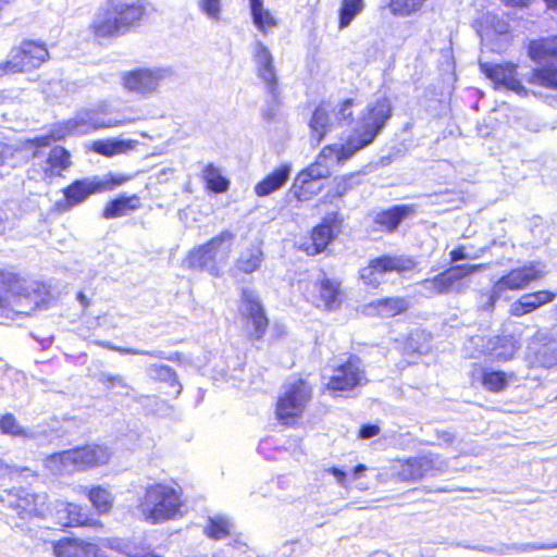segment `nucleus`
Returning <instances> with one entry per match:
<instances>
[{
    "mask_svg": "<svg viewBox=\"0 0 557 557\" xmlns=\"http://www.w3.org/2000/svg\"><path fill=\"white\" fill-rule=\"evenodd\" d=\"M108 104H99L92 110L78 112L73 119L54 125L49 135L36 137L32 140L36 148L46 147L52 140H61L69 135H84L103 127H115L134 123L135 117L120 114L117 117H99V114H109Z\"/></svg>",
    "mask_w": 557,
    "mask_h": 557,
    "instance_id": "obj_1",
    "label": "nucleus"
},
{
    "mask_svg": "<svg viewBox=\"0 0 557 557\" xmlns=\"http://www.w3.org/2000/svg\"><path fill=\"white\" fill-rule=\"evenodd\" d=\"M312 398V386L298 379L283 386V393L276 403V417L286 425L300 418Z\"/></svg>",
    "mask_w": 557,
    "mask_h": 557,
    "instance_id": "obj_7",
    "label": "nucleus"
},
{
    "mask_svg": "<svg viewBox=\"0 0 557 557\" xmlns=\"http://www.w3.org/2000/svg\"><path fill=\"white\" fill-rule=\"evenodd\" d=\"M238 310L242 318L252 327L249 333L250 336L255 339L262 338L267 332L269 320L258 295L253 290L243 289Z\"/></svg>",
    "mask_w": 557,
    "mask_h": 557,
    "instance_id": "obj_18",
    "label": "nucleus"
},
{
    "mask_svg": "<svg viewBox=\"0 0 557 557\" xmlns=\"http://www.w3.org/2000/svg\"><path fill=\"white\" fill-rule=\"evenodd\" d=\"M530 58L542 64L550 60H557V36L539 41H532L529 46Z\"/></svg>",
    "mask_w": 557,
    "mask_h": 557,
    "instance_id": "obj_34",
    "label": "nucleus"
},
{
    "mask_svg": "<svg viewBox=\"0 0 557 557\" xmlns=\"http://www.w3.org/2000/svg\"><path fill=\"white\" fill-rule=\"evenodd\" d=\"M146 372L152 379L168 382L172 386H177L176 393H181L182 386L177 380L175 371L171 367L165 364L152 363L146 368Z\"/></svg>",
    "mask_w": 557,
    "mask_h": 557,
    "instance_id": "obj_44",
    "label": "nucleus"
},
{
    "mask_svg": "<svg viewBox=\"0 0 557 557\" xmlns=\"http://www.w3.org/2000/svg\"><path fill=\"white\" fill-rule=\"evenodd\" d=\"M421 335L419 333L411 334L408 338L407 348L412 349L413 351L418 354H423L424 350H426L423 346H413V342H416L417 338H419Z\"/></svg>",
    "mask_w": 557,
    "mask_h": 557,
    "instance_id": "obj_60",
    "label": "nucleus"
},
{
    "mask_svg": "<svg viewBox=\"0 0 557 557\" xmlns=\"http://www.w3.org/2000/svg\"><path fill=\"white\" fill-rule=\"evenodd\" d=\"M481 71L492 79L496 85L504 86L518 95H524L525 88L517 78L515 64H488L480 63Z\"/></svg>",
    "mask_w": 557,
    "mask_h": 557,
    "instance_id": "obj_22",
    "label": "nucleus"
},
{
    "mask_svg": "<svg viewBox=\"0 0 557 557\" xmlns=\"http://www.w3.org/2000/svg\"><path fill=\"white\" fill-rule=\"evenodd\" d=\"M45 466L54 474L74 472V465L72 461L71 450H65L48 456L45 460Z\"/></svg>",
    "mask_w": 557,
    "mask_h": 557,
    "instance_id": "obj_40",
    "label": "nucleus"
},
{
    "mask_svg": "<svg viewBox=\"0 0 557 557\" xmlns=\"http://www.w3.org/2000/svg\"><path fill=\"white\" fill-rule=\"evenodd\" d=\"M182 507L180 492L166 484H152L146 488L138 504L141 517L151 523L174 519Z\"/></svg>",
    "mask_w": 557,
    "mask_h": 557,
    "instance_id": "obj_4",
    "label": "nucleus"
},
{
    "mask_svg": "<svg viewBox=\"0 0 557 557\" xmlns=\"http://www.w3.org/2000/svg\"><path fill=\"white\" fill-rule=\"evenodd\" d=\"M0 430L2 433L14 435V436H29L28 432L25 431L16 421L13 414H5L0 420Z\"/></svg>",
    "mask_w": 557,
    "mask_h": 557,
    "instance_id": "obj_49",
    "label": "nucleus"
},
{
    "mask_svg": "<svg viewBox=\"0 0 557 557\" xmlns=\"http://www.w3.org/2000/svg\"><path fill=\"white\" fill-rule=\"evenodd\" d=\"M334 237L335 233L333 227L327 223H322L313 228L310 242L302 244L304 250L309 256L318 255L325 250Z\"/></svg>",
    "mask_w": 557,
    "mask_h": 557,
    "instance_id": "obj_32",
    "label": "nucleus"
},
{
    "mask_svg": "<svg viewBox=\"0 0 557 557\" xmlns=\"http://www.w3.org/2000/svg\"><path fill=\"white\" fill-rule=\"evenodd\" d=\"M467 259H474V257L467 253L463 246H460V247L454 249L453 251H450V261L453 263L460 261V260H467Z\"/></svg>",
    "mask_w": 557,
    "mask_h": 557,
    "instance_id": "obj_57",
    "label": "nucleus"
},
{
    "mask_svg": "<svg viewBox=\"0 0 557 557\" xmlns=\"http://www.w3.org/2000/svg\"><path fill=\"white\" fill-rule=\"evenodd\" d=\"M355 175L342 177L336 184V196L342 197L354 186Z\"/></svg>",
    "mask_w": 557,
    "mask_h": 557,
    "instance_id": "obj_55",
    "label": "nucleus"
},
{
    "mask_svg": "<svg viewBox=\"0 0 557 557\" xmlns=\"http://www.w3.org/2000/svg\"><path fill=\"white\" fill-rule=\"evenodd\" d=\"M140 206L139 198L137 196L120 197L110 201L104 211L103 216L106 219H114L124 216L132 211H135Z\"/></svg>",
    "mask_w": 557,
    "mask_h": 557,
    "instance_id": "obj_36",
    "label": "nucleus"
},
{
    "mask_svg": "<svg viewBox=\"0 0 557 557\" xmlns=\"http://www.w3.org/2000/svg\"><path fill=\"white\" fill-rule=\"evenodd\" d=\"M379 432H380V429L377 425L366 424V425L361 426V429L359 431V436L361 438H371V437L377 435Z\"/></svg>",
    "mask_w": 557,
    "mask_h": 557,
    "instance_id": "obj_58",
    "label": "nucleus"
},
{
    "mask_svg": "<svg viewBox=\"0 0 557 557\" xmlns=\"http://www.w3.org/2000/svg\"><path fill=\"white\" fill-rule=\"evenodd\" d=\"M135 145L136 141L134 140L104 139L95 141L92 144V150L99 154L112 157L126 152L127 150L134 148Z\"/></svg>",
    "mask_w": 557,
    "mask_h": 557,
    "instance_id": "obj_37",
    "label": "nucleus"
},
{
    "mask_svg": "<svg viewBox=\"0 0 557 557\" xmlns=\"http://www.w3.org/2000/svg\"><path fill=\"white\" fill-rule=\"evenodd\" d=\"M238 310L242 318L252 327L249 333L250 336L255 339L262 338L267 332L269 320L258 295L253 290L243 289Z\"/></svg>",
    "mask_w": 557,
    "mask_h": 557,
    "instance_id": "obj_19",
    "label": "nucleus"
},
{
    "mask_svg": "<svg viewBox=\"0 0 557 557\" xmlns=\"http://www.w3.org/2000/svg\"><path fill=\"white\" fill-rule=\"evenodd\" d=\"M250 12L255 26L263 34H267L270 28L277 26L276 18L268 9L263 8V2L256 4V7L251 5Z\"/></svg>",
    "mask_w": 557,
    "mask_h": 557,
    "instance_id": "obj_43",
    "label": "nucleus"
},
{
    "mask_svg": "<svg viewBox=\"0 0 557 557\" xmlns=\"http://www.w3.org/2000/svg\"><path fill=\"white\" fill-rule=\"evenodd\" d=\"M49 53L42 44L25 41L11 52V58L0 64V70L5 73L28 72L39 67Z\"/></svg>",
    "mask_w": 557,
    "mask_h": 557,
    "instance_id": "obj_15",
    "label": "nucleus"
},
{
    "mask_svg": "<svg viewBox=\"0 0 557 557\" xmlns=\"http://www.w3.org/2000/svg\"><path fill=\"white\" fill-rule=\"evenodd\" d=\"M330 471L335 476L336 481L343 485L346 479V473L338 468H332Z\"/></svg>",
    "mask_w": 557,
    "mask_h": 557,
    "instance_id": "obj_63",
    "label": "nucleus"
},
{
    "mask_svg": "<svg viewBox=\"0 0 557 557\" xmlns=\"http://www.w3.org/2000/svg\"><path fill=\"white\" fill-rule=\"evenodd\" d=\"M290 172L289 164H282L255 186L256 195L265 197L280 190L288 181Z\"/></svg>",
    "mask_w": 557,
    "mask_h": 557,
    "instance_id": "obj_29",
    "label": "nucleus"
},
{
    "mask_svg": "<svg viewBox=\"0 0 557 557\" xmlns=\"http://www.w3.org/2000/svg\"><path fill=\"white\" fill-rule=\"evenodd\" d=\"M57 521L62 527L94 525L97 521L89 518L81 506L72 503H59L57 505Z\"/></svg>",
    "mask_w": 557,
    "mask_h": 557,
    "instance_id": "obj_28",
    "label": "nucleus"
},
{
    "mask_svg": "<svg viewBox=\"0 0 557 557\" xmlns=\"http://www.w3.org/2000/svg\"><path fill=\"white\" fill-rule=\"evenodd\" d=\"M506 546L507 545H503L500 548H495V547H492V546H475V547H472V548L473 549H478L480 552H486V553L499 554V555H506V554H509L510 552H515L513 548L507 549Z\"/></svg>",
    "mask_w": 557,
    "mask_h": 557,
    "instance_id": "obj_59",
    "label": "nucleus"
},
{
    "mask_svg": "<svg viewBox=\"0 0 557 557\" xmlns=\"http://www.w3.org/2000/svg\"><path fill=\"white\" fill-rule=\"evenodd\" d=\"M100 381L107 384V387L113 388L115 386L128 389L131 386L125 382L121 375H113L110 373H101Z\"/></svg>",
    "mask_w": 557,
    "mask_h": 557,
    "instance_id": "obj_54",
    "label": "nucleus"
},
{
    "mask_svg": "<svg viewBox=\"0 0 557 557\" xmlns=\"http://www.w3.org/2000/svg\"><path fill=\"white\" fill-rule=\"evenodd\" d=\"M352 99L344 100L337 111L333 110L335 122L337 124H349L352 119Z\"/></svg>",
    "mask_w": 557,
    "mask_h": 557,
    "instance_id": "obj_51",
    "label": "nucleus"
},
{
    "mask_svg": "<svg viewBox=\"0 0 557 557\" xmlns=\"http://www.w3.org/2000/svg\"><path fill=\"white\" fill-rule=\"evenodd\" d=\"M88 499L99 515L108 513L113 506L110 491L101 486H94L87 492Z\"/></svg>",
    "mask_w": 557,
    "mask_h": 557,
    "instance_id": "obj_39",
    "label": "nucleus"
},
{
    "mask_svg": "<svg viewBox=\"0 0 557 557\" xmlns=\"http://www.w3.org/2000/svg\"><path fill=\"white\" fill-rule=\"evenodd\" d=\"M127 181L125 176L106 175L103 178L77 180L64 189V196L70 207L85 201L88 196L97 193L112 190Z\"/></svg>",
    "mask_w": 557,
    "mask_h": 557,
    "instance_id": "obj_14",
    "label": "nucleus"
},
{
    "mask_svg": "<svg viewBox=\"0 0 557 557\" xmlns=\"http://www.w3.org/2000/svg\"><path fill=\"white\" fill-rule=\"evenodd\" d=\"M366 380L361 361L357 357H350L345 363L339 364L330 376L326 387L332 392L350 391L362 384Z\"/></svg>",
    "mask_w": 557,
    "mask_h": 557,
    "instance_id": "obj_20",
    "label": "nucleus"
},
{
    "mask_svg": "<svg viewBox=\"0 0 557 557\" xmlns=\"http://www.w3.org/2000/svg\"><path fill=\"white\" fill-rule=\"evenodd\" d=\"M366 471V466L363 465H358L355 469H354V475L355 478H359L363 472Z\"/></svg>",
    "mask_w": 557,
    "mask_h": 557,
    "instance_id": "obj_64",
    "label": "nucleus"
},
{
    "mask_svg": "<svg viewBox=\"0 0 557 557\" xmlns=\"http://www.w3.org/2000/svg\"><path fill=\"white\" fill-rule=\"evenodd\" d=\"M425 0H392L391 7L394 13L409 15L417 11Z\"/></svg>",
    "mask_w": 557,
    "mask_h": 557,
    "instance_id": "obj_50",
    "label": "nucleus"
},
{
    "mask_svg": "<svg viewBox=\"0 0 557 557\" xmlns=\"http://www.w3.org/2000/svg\"><path fill=\"white\" fill-rule=\"evenodd\" d=\"M37 301L29 294L22 293V286L11 275L0 274V319L14 320L15 317L29 314Z\"/></svg>",
    "mask_w": 557,
    "mask_h": 557,
    "instance_id": "obj_8",
    "label": "nucleus"
},
{
    "mask_svg": "<svg viewBox=\"0 0 557 557\" xmlns=\"http://www.w3.org/2000/svg\"><path fill=\"white\" fill-rule=\"evenodd\" d=\"M55 557H98L99 548L94 543L77 539H63L53 546Z\"/></svg>",
    "mask_w": 557,
    "mask_h": 557,
    "instance_id": "obj_26",
    "label": "nucleus"
},
{
    "mask_svg": "<svg viewBox=\"0 0 557 557\" xmlns=\"http://www.w3.org/2000/svg\"><path fill=\"white\" fill-rule=\"evenodd\" d=\"M512 374L508 375L504 371L493 370V369H484L482 371V385L485 389L498 393L504 391L508 385V380Z\"/></svg>",
    "mask_w": 557,
    "mask_h": 557,
    "instance_id": "obj_41",
    "label": "nucleus"
},
{
    "mask_svg": "<svg viewBox=\"0 0 557 557\" xmlns=\"http://www.w3.org/2000/svg\"><path fill=\"white\" fill-rule=\"evenodd\" d=\"M412 213V206H394L391 209L379 212L374 218V223L383 231L394 232L397 230L398 225Z\"/></svg>",
    "mask_w": 557,
    "mask_h": 557,
    "instance_id": "obj_31",
    "label": "nucleus"
},
{
    "mask_svg": "<svg viewBox=\"0 0 557 557\" xmlns=\"http://www.w3.org/2000/svg\"><path fill=\"white\" fill-rule=\"evenodd\" d=\"M305 185H302L300 182L297 181V177L295 178L294 185H293V191L295 197L299 201H307L312 198V196L317 195L322 186L317 181H309L308 187L302 188Z\"/></svg>",
    "mask_w": 557,
    "mask_h": 557,
    "instance_id": "obj_47",
    "label": "nucleus"
},
{
    "mask_svg": "<svg viewBox=\"0 0 557 557\" xmlns=\"http://www.w3.org/2000/svg\"><path fill=\"white\" fill-rule=\"evenodd\" d=\"M557 545L555 543L549 544H539V543H523V544H511V546H506L507 549L513 548L517 553H525L532 550H544L556 548Z\"/></svg>",
    "mask_w": 557,
    "mask_h": 557,
    "instance_id": "obj_53",
    "label": "nucleus"
},
{
    "mask_svg": "<svg viewBox=\"0 0 557 557\" xmlns=\"http://www.w3.org/2000/svg\"><path fill=\"white\" fill-rule=\"evenodd\" d=\"M253 61L256 63L257 76L264 84L269 94L268 109L264 111V116L271 120L276 115L280 91L273 55L261 41H256L253 46Z\"/></svg>",
    "mask_w": 557,
    "mask_h": 557,
    "instance_id": "obj_9",
    "label": "nucleus"
},
{
    "mask_svg": "<svg viewBox=\"0 0 557 557\" xmlns=\"http://www.w3.org/2000/svg\"><path fill=\"white\" fill-rule=\"evenodd\" d=\"M198 9L212 22H219L222 13V0H199Z\"/></svg>",
    "mask_w": 557,
    "mask_h": 557,
    "instance_id": "obj_48",
    "label": "nucleus"
},
{
    "mask_svg": "<svg viewBox=\"0 0 557 557\" xmlns=\"http://www.w3.org/2000/svg\"><path fill=\"white\" fill-rule=\"evenodd\" d=\"M364 9L363 0H342L339 8L338 28H347L354 18L361 14Z\"/></svg>",
    "mask_w": 557,
    "mask_h": 557,
    "instance_id": "obj_42",
    "label": "nucleus"
},
{
    "mask_svg": "<svg viewBox=\"0 0 557 557\" xmlns=\"http://www.w3.org/2000/svg\"><path fill=\"white\" fill-rule=\"evenodd\" d=\"M14 150L13 148L0 141V166L9 163V161L13 158Z\"/></svg>",
    "mask_w": 557,
    "mask_h": 557,
    "instance_id": "obj_56",
    "label": "nucleus"
},
{
    "mask_svg": "<svg viewBox=\"0 0 557 557\" xmlns=\"http://www.w3.org/2000/svg\"><path fill=\"white\" fill-rule=\"evenodd\" d=\"M336 124L333 111L329 110V106L325 103L320 104L313 112L310 121V127L312 128L313 137L318 143H321L324 135L333 128Z\"/></svg>",
    "mask_w": 557,
    "mask_h": 557,
    "instance_id": "obj_33",
    "label": "nucleus"
},
{
    "mask_svg": "<svg viewBox=\"0 0 557 557\" xmlns=\"http://www.w3.org/2000/svg\"><path fill=\"white\" fill-rule=\"evenodd\" d=\"M102 347L108 348L110 350L117 351L123 355H144V356H150L154 358H165L164 352L161 350H139L134 348H125V347H116L109 343L101 344Z\"/></svg>",
    "mask_w": 557,
    "mask_h": 557,
    "instance_id": "obj_52",
    "label": "nucleus"
},
{
    "mask_svg": "<svg viewBox=\"0 0 557 557\" xmlns=\"http://www.w3.org/2000/svg\"><path fill=\"white\" fill-rule=\"evenodd\" d=\"M263 261V252L257 245L244 249L235 262V268L246 274L257 271Z\"/></svg>",
    "mask_w": 557,
    "mask_h": 557,
    "instance_id": "obj_35",
    "label": "nucleus"
},
{
    "mask_svg": "<svg viewBox=\"0 0 557 557\" xmlns=\"http://www.w3.org/2000/svg\"><path fill=\"white\" fill-rule=\"evenodd\" d=\"M33 498L34 507L29 508L30 512H39L40 508L46 502V495H29Z\"/></svg>",
    "mask_w": 557,
    "mask_h": 557,
    "instance_id": "obj_61",
    "label": "nucleus"
},
{
    "mask_svg": "<svg viewBox=\"0 0 557 557\" xmlns=\"http://www.w3.org/2000/svg\"><path fill=\"white\" fill-rule=\"evenodd\" d=\"M145 14V0H108L95 16L92 29L107 38L127 33Z\"/></svg>",
    "mask_w": 557,
    "mask_h": 557,
    "instance_id": "obj_2",
    "label": "nucleus"
},
{
    "mask_svg": "<svg viewBox=\"0 0 557 557\" xmlns=\"http://www.w3.org/2000/svg\"><path fill=\"white\" fill-rule=\"evenodd\" d=\"M414 265V261L410 258L384 256L371 260L369 265L362 268L360 277L366 285L376 288L383 282L385 274L394 271L397 273L411 271Z\"/></svg>",
    "mask_w": 557,
    "mask_h": 557,
    "instance_id": "obj_16",
    "label": "nucleus"
},
{
    "mask_svg": "<svg viewBox=\"0 0 557 557\" xmlns=\"http://www.w3.org/2000/svg\"><path fill=\"white\" fill-rule=\"evenodd\" d=\"M318 296L315 298L317 307L326 310H335L342 304L341 284L335 280L323 277L315 284Z\"/></svg>",
    "mask_w": 557,
    "mask_h": 557,
    "instance_id": "obj_27",
    "label": "nucleus"
},
{
    "mask_svg": "<svg viewBox=\"0 0 557 557\" xmlns=\"http://www.w3.org/2000/svg\"><path fill=\"white\" fill-rule=\"evenodd\" d=\"M446 468V461L435 454L398 460L394 466L396 474L401 481H416L428 475L434 476L444 472Z\"/></svg>",
    "mask_w": 557,
    "mask_h": 557,
    "instance_id": "obj_12",
    "label": "nucleus"
},
{
    "mask_svg": "<svg viewBox=\"0 0 557 557\" xmlns=\"http://www.w3.org/2000/svg\"><path fill=\"white\" fill-rule=\"evenodd\" d=\"M469 344L475 346L478 355L472 352L471 357H478L484 355L490 357L493 361L505 362L513 358L516 352L521 347V343L518 337L512 334L503 333L500 335L490 336L487 338L483 336H472L469 339Z\"/></svg>",
    "mask_w": 557,
    "mask_h": 557,
    "instance_id": "obj_11",
    "label": "nucleus"
},
{
    "mask_svg": "<svg viewBox=\"0 0 557 557\" xmlns=\"http://www.w3.org/2000/svg\"><path fill=\"white\" fill-rule=\"evenodd\" d=\"M486 264H458L418 283L421 294L432 297L442 294L461 295L470 287L469 276L486 269Z\"/></svg>",
    "mask_w": 557,
    "mask_h": 557,
    "instance_id": "obj_5",
    "label": "nucleus"
},
{
    "mask_svg": "<svg viewBox=\"0 0 557 557\" xmlns=\"http://www.w3.org/2000/svg\"><path fill=\"white\" fill-rule=\"evenodd\" d=\"M235 235L223 231L207 244L189 252L186 267L191 270H205L212 275L219 274V264L226 262Z\"/></svg>",
    "mask_w": 557,
    "mask_h": 557,
    "instance_id": "obj_6",
    "label": "nucleus"
},
{
    "mask_svg": "<svg viewBox=\"0 0 557 557\" xmlns=\"http://www.w3.org/2000/svg\"><path fill=\"white\" fill-rule=\"evenodd\" d=\"M556 295L549 290H539L522 295L510 305L509 313L513 317H522L531 313L537 308L552 302Z\"/></svg>",
    "mask_w": 557,
    "mask_h": 557,
    "instance_id": "obj_24",
    "label": "nucleus"
},
{
    "mask_svg": "<svg viewBox=\"0 0 557 557\" xmlns=\"http://www.w3.org/2000/svg\"><path fill=\"white\" fill-rule=\"evenodd\" d=\"M529 356L534 362L544 368L557 366V339L548 329H540L532 336L528 346Z\"/></svg>",
    "mask_w": 557,
    "mask_h": 557,
    "instance_id": "obj_21",
    "label": "nucleus"
},
{
    "mask_svg": "<svg viewBox=\"0 0 557 557\" xmlns=\"http://www.w3.org/2000/svg\"><path fill=\"white\" fill-rule=\"evenodd\" d=\"M344 149L345 144L329 145L324 147L317 157L315 162L297 175V181L305 185L302 188L308 187L309 181L319 182L329 177L335 163H341L350 159L352 156H346Z\"/></svg>",
    "mask_w": 557,
    "mask_h": 557,
    "instance_id": "obj_13",
    "label": "nucleus"
},
{
    "mask_svg": "<svg viewBox=\"0 0 557 557\" xmlns=\"http://www.w3.org/2000/svg\"><path fill=\"white\" fill-rule=\"evenodd\" d=\"M438 438L443 442V444L449 445L454 441V434L449 431H441L437 433Z\"/></svg>",
    "mask_w": 557,
    "mask_h": 557,
    "instance_id": "obj_62",
    "label": "nucleus"
},
{
    "mask_svg": "<svg viewBox=\"0 0 557 557\" xmlns=\"http://www.w3.org/2000/svg\"><path fill=\"white\" fill-rule=\"evenodd\" d=\"M40 166L42 171L40 177L45 181L51 180L61 175V172L71 166V154L65 148L55 146L50 150Z\"/></svg>",
    "mask_w": 557,
    "mask_h": 557,
    "instance_id": "obj_25",
    "label": "nucleus"
},
{
    "mask_svg": "<svg viewBox=\"0 0 557 557\" xmlns=\"http://www.w3.org/2000/svg\"><path fill=\"white\" fill-rule=\"evenodd\" d=\"M171 76V72L166 69H138L126 72L122 79L123 86L129 92L141 96L151 95L160 84Z\"/></svg>",
    "mask_w": 557,
    "mask_h": 557,
    "instance_id": "obj_17",
    "label": "nucleus"
},
{
    "mask_svg": "<svg viewBox=\"0 0 557 557\" xmlns=\"http://www.w3.org/2000/svg\"><path fill=\"white\" fill-rule=\"evenodd\" d=\"M232 523L222 516L209 518V524L205 529V533L213 540H222L230 535Z\"/></svg>",
    "mask_w": 557,
    "mask_h": 557,
    "instance_id": "obj_45",
    "label": "nucleus"
},
{
    "mask_svg": "<svg viewBox=\"0 0 557 557\" xmlns=\"http://www.w3.org/2000/svg\"><path fill=\"white\" fill-rule=\"evenodd\" d=\"M532 82L547 88L557 89V67L543 66L534 70Z\"/></svg>",
    "mask_w": 557,
    "mask_h": 557,
    "instance_id": "obj_46",
    "label": "nucleus"
},
{
    "mask_svg": "<svg viewBox=\"0 0 557 557\" xmlns=\"http://www.w3.org/2000/svg\"><path fill=\"white\" fill-rule=\"evenodd\" d=\"M202 180L207 188L216 194L225 193L230 186V181L222 175L220 169L211 163L203 168Z\"/></svg>",
    "mask_w": 557,
    "mask_h": 557,
    "instance_id": "obj_38",
    "label": "nucleus"
},
{
    "mask_svg": "<svg viewBox=\"0 0 557 557\" xmlns=\"http://www.w3.org/2000/svg\"><path fill=\"white\" fill-rule=\"evenodd\" d=\"M409 308L408 301L403 297L383 298L370 302L366 307L367 314L381 318L395 317Z\"/></svg>",
    "mask_w": 557,
    "mask_h": 557,
    "instance_id": "obj_30",
    "label": "nucleus"
},
{
    "mask_svg": "<svg viewBox=\"0 0 557 557\" xmlns=\"http://www.w3.org/2000/svg\"><path fill=\"white\" fill-rule=\"evenodd\" d=\"M543 276V271L539 270L533 263L511 270L494 283L491 293L482 295L486 297L481 307L484 310H493L496 301L503 297L507 290H519L525 288L531 282Z\"/></svg>",
    "mask_w": 557,
    "mask_h": 557,
    "instance_id": "obj_10",
    "label": "nucleus"
},
{
    "mask_svg": "<svg viewBox=\"0 0 557 557\" xmlns=\"http://www.w3.org/2000/svg\"><path fill=\"white\" fill-rule=\"evenodd\" d=\"M392 117V103L380 97L370 102L357 119L356 125L345 143L346 156H355L370 146L385 128Z\"/></svg>",
    "mask_w": 557,
    "mask_h": 557,
    "instance_id": "obj_3",
    "label": "nucleus"
},
{
    "mask_svg": "<svg viewBox=\"0 0 557 557\" xmlns=\"http://www.w3.org/2000/svg\"><path fill=\"white\" fill-rule=\"evenodd\" d=\"M75 471L98 467L109 461L111 453L103 445H88L71 449Z\"/></svg>",
    "mask_w": 557,
    "mask_h": 557,
    "instance_id": "obj_23",
    "label": "nucleus"
}]
</instances>
